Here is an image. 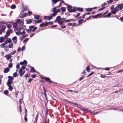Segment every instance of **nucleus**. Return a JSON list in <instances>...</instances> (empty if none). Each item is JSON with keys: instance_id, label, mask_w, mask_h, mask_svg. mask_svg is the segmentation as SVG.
I'll return each mask as SVG.
<instances>
[{"instance_id": "1", "label": "nucleus", "mask_w": 123, "mask_h": 123, "mask_svg": "<svg viewBox=\"0 0 123 123\" xmlns=\"http://www.w3.org/2000/svg\"><path fill=\"white\" fill-rule=\"evenodd\" d=\"M64 18L61 19V17L58 16L56 18V21L57 23L61 25H63V23L64 22Z\"/></svg>"}, {"instance_id": "2", "label": "nucleus", "mask_w": 123, "mask_h": 123, "mask_svg": "<svg viewBox=\"0 0 123 123\" xmlns=\"http://www.w3.org/2000/svg\"><path fill=\"white\" fill-rule=\"evenodd\" d=\"M67 8L68 11L70 12H75V7H73L70 5H68Z\"/></svg>"}, {"instance_id": "3", "label": "nucleus", "mask_w": 123, "mask_h": 123, "mask_svg": "<svg viewBox=\"0 0 123 123\" xmlns=\"http://www.w3.org/2000/svg\"><path fill=\"white\" fill-rule=\"evenodd\" d=\"M12 32V30L11 29H10L8 30L6 32V35L4 36V38L5 39H7V37L9 36L10 34Z\"/></svg>"}, {"instance_id": "4", "label": "nucleus", "mask_w": 123, "mask_h": 123, "mask_svg": "<svg viewBox=\"0 0 123 123\" xmlns=\"http://www.w3.org/2000/svg\"><path fill=\"white\" fill-rule=\"evenodd\" d=\"M14 29H16L17 31H20L22 29V28L18 26L16 24L13 25Z\"/></svg>"}, {"instance_id": "5", "label": "nucleus", "mask_w": 123, "mask_h": 123, "mask_svg": "<svg viewBox=\"0 0 123 123\" xmlns=\"http://www.w3.org/2000/svg\"><path fill=\"white\" fill-rule=\"evenodd\" d=\"M56 7H55L52 9V11H53L54 12L52 14H51L53 16H55L56 15Z\"/></svg>"}, {"instance_id": "6", "label": "nucleus", "mask_w": 123, "mask_h": 123, "mask_svg": "<svg viewBox=\"0 0 123 123\" xmlns=\"http://www.w3.org/2000/svg\"><path fill=\"white\" fill-rule=\"evenodd\" d=\"M16 23L19 24V25L22 26L24 24V22L22 21L20 19H18L16 21Z\"/></svg>"}, {"instance_id": "7", "label": "nucleus", "mask_w": 123, "mask_h": 123, "mask_svg": "<svg viewBox=\"0 0 123 123\" xmlns=\"http://www.w3.org/2000/svg\"><path fill=\"white\" fill-rule=\"evenodd\" d=\"M118 11V9L116 6L115 7L114 9L111 10V12L112 13L115 14Z\"/></svg>"}, {"instance_id": "8", "label": "nucleus", "mask_w": 123, "mask_h": 123, "mask_svg": "<svg viewBox=\"0 0 123 123\" xmlns=\"http://www.w3.org/2000/svg\"><path fill=\"white\" fill-rule=\"evenodd\" d=\"M25 72V70H22V69H20L19 70V74H20V77H21L22 76V75L24 74V73Z\"/></svg>"}, {"instance_id": "9", "label": "nucleus", "mask_w": 123, "mask_h": 123, "mask_svg": "<svg viewBox=\"0 0 123 123\" xmlns=\"http://www.w3.org/2000/svg\"><path fill=\"white\" fill-rule=\"evenodd\" d=\"M25 32L24 31H23L22 32H21L19 31L16 32V34L20 36V35L24 34H25Z\"/></svg>"}, {"instance_id": "10", "label": "nucleus", "mask_w": 123, "mask_h": 123, "mask_svg": "<svg viewBox=\"0 0 123 123\" xmlns=\"http://www.w3.org/2000/svg\"><path fill=\"white\" fill-rule=\"evenodd\" d=\"M116 7L118 10L119 9L120 10H121L122 9L123 7V4H119L117 5Z\"/></svg>"}, {"instance_id": "11", "label": "nucleus", "mask_w": 123, "mask_h": 123, "mask_svg": "<svg viewBox=\"0 0 123 123\" xmlns=\"http://www.w3.org/2000/svg\"><path fill=\"white\" fill-rule=\"evenodd\" d=\"M52 1L53 3H53H54L55 4H56V3L58 1H59L60 0L61 2H62L63 3H64V1L62 0H52Z\"/></svg>"}, {"instance_id": "12", "label": "nucleus", "mask_w": 123, "mask_h": 123, "mask_svg": "<svg viewBox=\"0 0 123 123\" xmlns=\"http://www.w3.org/2000/svg\"><path fill=\"white\" fill-rule=\"evenodd\" d=\"M53 16L52 15L50 14L49 16H45L44 17V18L45 19H47L49 20H50L52 18Z\"/></svg>"}, {"instance_id": "13", "label": "nucleus", "mask_w": 123, "mask_h": 123, "mask_svg": "<svg viewBox=\"0 0 123 123\" xmlns=\"http://www.w3.org/2000/svg\"><path fill=\"white\" fill-rule=\"evenodd\" d=\"M48 23H47L46 22H45V23H43L41 24L40 25V26L42 27L44 26H45L46 25H48Z\"/></svg>"}, {"instance_id": "14", "label": "nucleus", "mask_w": 123, "mask_h": 123, "mask_svg": "<svg viewBox=\"0 0 123 123\" xmlns=\"http://www.w3.org/2000/svg\"><path fill=\"white\" fill-rule=\"evenodd\" d=\"M12 57L11 55L10 54H8L5 56V57L6 58V59L7 60H9Z\"/></svg>"}, {"instance_id": "15", "label": "nucleus", "mask_w": 123, "mask_h": 123, "mask_svg": "<svg viewBox=\"0 0 123 123\" xmlns=\"http://www.w3.org/2000/svg\"><path fill=\"white\" fill-rule=\"evenodd\" d=\"M17 37L16 36H15L13 37L12 39L13 40V42L14 43H16L17 41Z\"/></svg>"}, {"instance_id": "16", "label": "nucleus", "mask_w": 123, "mask_h": 123, "mask_svg": "<svg viewBox=\"0 0 123 123\" xmlns=\"http://www.w3.org/2000/svg\"><path fill=\"white\" fill-rule=\"evenodd\" d=\"M74 21V19H70L68 20H65L64 22L65 23H67L70 22H71L72 21Z\"/></svg>"}, {"instance_id": "17", "label": "nucleus", "mask_w": 123, "mask_h": 123, "mask_svg": "<svg viewBox=\"0 0 123 123\" xmlns=\"http://www.w3.org/2000/svg\"><path fill=\"white\" fill-rule=\"evenodd\" d=\"M45 79L46 81H48L49 83H52V82L50 80V78L48 77H46L45 78Z\"/></svg>"}, {"instance_id": "18", "label": "nucleus", "mask_w": 123, "mask_h": 123, "mask_svg": "<svg viewBox=\"0 0 123 123\" xmlns=\"http://www.w3.org/2000/svg\"><path fill=\"white\" fill-rule=\"evenodd\" d=\"M13 81L8 80L7 83V85H11Z\"/></svg>"}, {"instance_id": "19", "label": "nucleus", "mask_w": 123, "mask_h": 123, "mask_svg": "<svg viewBox=\"0 0 123 123\" xmlns=\"http://www.w3.org/2000/svg\"><path fill=\"white\" fill-rule=\"evenodd\" d=\"M85 111H88L89 112L91 113L92 114H93V115H95L96 114H97L98 113V112H91L89 110H87L85 109Z\"/></svg>"}, {"instance_id": "20", "label": "nucleus", "mask_w": 123, "mask_h": 123, "mask_svg": "<svg viewBox=\"0 0 123 123\" xmlns=\"http://www.w3.org/2000/svg\"><path fill=\"white\" fill-rule=\"evenodd\" d=\"M9 71V69L8 68H7L4 69V72L5 73H7Z\"/></svg>"}, {"instance_id": "21", "label": "nucleus", "mask_w": 123, "mask_h": 123, "mask_svg": "<svg viewBox=\"0 0 123 123\" xmlns=\"http://www.w3.org/2000/svg\"><path fill=\"white\" fill-rule=\"evenodd\" d=\"M7 86H8L9 90L10 91H11L13 89L12 87L11 86V85H7Z\"/></svg>"}, {"instance_id": "22", "label": "nucleus", "mask_w": 123, "mask_h": 123, "mask_svg": "<svg viewBox=\"0 0 123 123\" xmlns=\"http://www.w3.org/2000/svg\"><path fill=\"white\" fill-rule=\"evenodd\" d=\"M6 26L5 25H1V29L3 30V31H4V30L6 29Z\"/></svg>"}, {"instance_id": "23", "label": "nucleus", "mask_w": 123, "mask_h": 123, "mask_svg": "<svg viewBox=\"0 0 123 123\" xmlns=\"http://www.w3.org/2000/svg\"><path fill=\"white\" fill-rule=\"evenodd\" d=\"M30 68H31V70L32 72H36V70L34 69V67H32L31 66L30 67Z\"/></svg>"}, {"instance_id": "24", "label": "nucleus", "mask_w": 123, "mask_h": 123, "mask_svg": "<svg viewBox=\"0 0 123 123\" xmlns=\"http://www.w3.org/2000/svg\"><path fill=\"white\" fill-rule=\"evenodd\" d=\"M13 43H10L8 45V47L10 48H12L13 47Z\"/></svg>"}, {"instance_id": "25", "label": "nucleus", "mask_w": 123, "mask_h": 123, "mask_svg": "<svg viewBox=\"0 0 123 123\" xmlns=\"http://www.w3.org/2000/svg\"><path fill=\"white\" fill-rule=\"evenodd\" d=\"M5 38H4L3 37H2L0 38V42L2 43L5 40Z\"/></svg>"}, {"instance_id": "26", "label": "nucleus", "mask_w": 123, "mask_h": 123, "mask_svg": "<svg viewBox=\"0 0 123 123\" xmlns=\"http://www.w3.org/2000/svg\"><path fill=\"white\" fill-rule=\"evenodd\" d=\"M83 9L81 8H77L76 7L75 11H83Z\"/></svg>"}, {"instance_id": "27", "label": "nucleus", "mask_w": 123, "mask_h": 123, "mask_svg": "<svg viewBox=\"0 0 123 123\" xmlns=\"http://www.w3.org/2000/svg\"><path fill=\"white\" fill-rule=\"evenodd\" d=\"M97 8L96 7H94L93 8H88L86 9V10L87 11H91L92 9H95Z\"/></svg>"}, {"instance_id": "28", "label": "nucleus", "mask_w": 123, "mask_h": 123, "mask_svg": "<svg viewBox=\"0 0 123 123\" xmlns=\"http://www.w3.org/2000/svg\"><path fill=\"white\" fill-rule=\"evenodd\" d=\"M27 14L26 13H25L24 14H23L20 17L22 18H24L27 15Z\"/></svg>"}, {"instance_id": "29", "label": "nucleus", "mask_w": 123, "mask_h": 123, "mask_svg": "<svg viewBox=\"0 0 123 123\" xmlns=\"http://www.w3.org/2000/svg\"><path fill=\"white\" fill-rule=\"evenodd\" d=\"M8 78L9 80L13 81L14 79V78L13 77L11 76H8Z\"/></svg>"}, {"instance_id": "30", "label": "nucleus", "mask_w": 123, "mask_h": 123, "mask_svg": "<svg viewBox=\"0 0 123 123\" xmlns=\"http://www.w3.org/2000/svg\"><path fill=\"white\" fill-rule=\"evenodd\" d=\"M32 22V20L31 19H29L26 21V23L27 24H29Z\"/></svg>"}, {"instance_id": "31", "label": "nucleus", "mask_w": 123, "mask_h": 123, "mask_svg": "<svg viewBox=\"0 0 123 123\" xmlns=\"http://www.w3.org/2000/svg\"><path fill=\"white\" fill-rule=\"evenodd\" d=\"M102 14V13H100L99 14H98V15H95V16H92V18H97V17L98 16H99L101 15Z\"/></svg>"}, {"instance_id": "32", "label": "nucleus", "mask_w": 123, "mask_h": 123, "mask_svg": "<svg viewBox=\"0 0 123 123\" xmlns=\"http://www.w3.org/2000/svg\"><path fill=\"white\" fill-rule=\"evenodd\" d=\"M11 41V40L10 39H9L6 40L5 42L6 44L7 43H9Z\"/></svg>"}, {"instance_id": "33", "label": "nucleus", "mask_w": 123, "mask_h": 123, "mask_svg": "<svg viewBox=\"0 0 123 123\" xmlns=\"http://www.w3.org/2000/svg\"><path fill=\"white\" fill-rule=\"evenodd\" d=\"M111 13H108V14L107 15H105L104 16V17L105 18L108 17L109 16H111Z\"/></svg>"}, {"instance_id": "34", "label": "nucleus", "mask_w": 123, "mask_h": 123, "mask_svg": "<svg viewBox=\"0 0 123 123\" xmlns=\"http://www.w3.org/2000/svg\"><path fill=\"white\" fill-rule=\"evenodd\" d=\"M6 26L9 29H10L12 27V25H11L10 24H7L6 25Z\"/></svg>"}, {"instance_id": "35", "label": "nucleus", "mask_w": 123, "mask_h": 123, "mask_svg": "<svg viewBox=\"0 0 123 123\" xmlns=\"http://www.w3.org/2000/svg\"><path fill=\"white\" fill-rule=\"evenodd\" d=\"M66 8L65 7H62L61 8V9L62 11L63 12H64L66 10Z\"/></svg>"}, {"instance_id": "36", "label": "nucleus", "mask_w": 123, "mask_h": 123, "mask_svg": "<svg viewBox=\"0 0 123 123\" xmlns=\"http://www.w3.org/2000/svg\"><path fill=\"white\" fill-rule=\"evenodd\" d=\"M4 94L6 95H7L8 93V90H5L4 92Z\"/></svg>"}, {"instance_id": "37", "label": "nucleus", "mask_w": 123, "mask_h": 123, "mask_svg": "<svg viewBox=\"0 0 123 123\" xmlns=\"http://www.w3.org/2000/svg\"><path fill=\"white\" fill-rule=\"evenodd\" d=\"M30 76V74H26L25 76V77L26 78L27 77H29Z\"/></svg>"}, {"instance_id": "38", "label": "nucleus", "mask_w": 123, "mask_h": 123, "mask_svg": "<svg viewBox=\"0 0 123 123\" xmlns=\"http://www.w3.org/2000/svg\"><path fill=\"white\" fill-rule=\"evenodd\" d=\"M42 20H38L37 21H35V23H40L42 22Z\"/></svg>"}, {"instance_id": "39", "label": "nucleus", "mask_w": 123, "mask_h": 123, "mask_svg": "<svg viewBox=\"0 0 123 123\" xmlns=\"http://www.w3.org/2000/svg\"><path fill=\"white\" fill-rule=\"evenodd\" d=\"M38 113H37V114L36 116V117L35 118V121H36V122H37V119H38Z\"/></svg>"}, {"instance_id": "40", "label": "nucleus", "mask_w": 123, "mask_h": 123, "mask_svg": "<svg viewBox=\"0 0 123 123\" xmlns=\"http://www.w3.org/2000/svg\"><path fill=\"white\" fill-rule=\"evenodd\" d=\"M5 43H4L0 45V47L1 48H3L4 47L5 45Z\"/></svg>"}, {"instance_id": "41", "label": "nucleus", "mask_w": 123, "mask_h": 123, "mask_svg": "<svg viewBox=\"0 0 123 123\" xmlns=\"http://www.w3.org/2000/svg\"><path fill=\"white\" fill-rule=\"evenodd\" d=\"M37 29V27H34L31 30V31L33 32H34Z\"/></svg>"}, {"instance_id": "42", "label": "nucleus", "mask_w": 123, "mask_h": 123, "mask_svg": "<svg viewBox=\"0 0 123 123\" xmlns=\"http://www.w3.org/2000/svg\"><path fill=\"white\" fill-rule=\"evenodd\" d=\"M13 76L14 77H16L17 76V74L16 72L15 73L13 74Z\"/></svg>"}, {"instance_id": "43", "label": "nucleus", "mask_w": 123, "mask_h": 123, "mask_svg": "<svg viewBox=\"0 0 123 123\" xmlns=\"http://www.w3.org/2000/svg\"><path fill=\"white\" fill-rule=\"evenodd\" d=\"M28 15L29 16H30L32 15V12L30 11H29L28 12Z\"/></svg>"}, {"instance_id": "44", "label": "nucleus", "mask_w": 123, "mask_h": 123, "mask_svg": "<svg viewBox=\"0 0 123 123\" xmlns=\"http://www.w3.org/2000/svg\"><path fill=\"white\" fill-rule=\"evenodd\" d=\"M22 29H23V31H24L26 29V26L25 25H23L22 26Z\"/></svg>"}, {"instance_id": "45", "label": "nucleus", "mask_w": 123, "mask_h": 123, "mask_svg": "<svg viewBox=\"0 0 123 123\" xmlns=\"http://www.w3.org/2000/svg\"><path fill=\"white\" fill-rule=\"evenodd\" d=\"M4 49L6 52H7L9 50V49L7 46L5 47Z\"/></svg>"}, {"instance_id": "46", "label": "nucleus", "mask_w": 123, "mask_h": 123, "mask_svg": "<svg viewBox=\"0 0 123 123\" xmlns=\"http://www.w3.org/2000/svg\"><path fill=\"white\" fill-rule=\"evenodd\" d=\"M16 6L14 5H12L11 6V7L12 8L14 9L15 8H16Z\"/></svg>"}, {"instance_id": "47", "label": "nucleus", "mask_w": 123, "mask_h": 123, "mask_svg": "<svg viewBox=\"0 0 123 123\" xmlns=\"http://www.w3.org/2000/svg\"><path fill=\"white\" fill-rule=\"evenodd\" d=\"M12 63H10L8 65V67L9 68H11L12 66Z\"/></svg>"}, {"instance_id": "48", "label": "nucleus", "mask_w": 123, "mask_h": 123, "mask_svg": "<svg viewBox=\"0 0 123 123\" xmlns=\"http://www.w3.org/2000/svg\"><path fill=\"white\" fill-rule=\"evenodd\" d=\"M39 18V16H35L34 18L35 19H38Z\"/></svg>"}, {"instance_id": "49", "label": "nucleus", "mask_w": 123, "mask_h": 123, "mask_svg": "<svg viewBox=\"0 0 123 123\" xmlns=\"http://www.w3.org/2000/svg\"><path fill=\"white\" fill-rule=\"evenodd\" d=\"M80 15V13H78L76 15H74V17L75 18H77Z\"/></svg>"}, {"instance_id": "50", "label": "nucleus", "mask_w": 123, "mask_h": 123, "mask_svg": "<svg viewBox=\"0 0 123 123\" xmlns=\"http://www.w3.org/2000/svg\"><path fill=\"white\" fill-rule=\"evenodd\" d=\"M86 71H88L89 72L90 70V67L89 66H88L86 68Z\"/></svg>"}, {"instance_id": "51", "label": "nucleus", "mask_w": 123, "mask_h": 123, "mask_svg": "<svg viewBox=\"0 0 123 123\" xmlns=\"http://www.w3.org/2000/svg\"><path fill=\"white\" fill-rule=\"evenodd\" d=\"M29 39L28 38H26L23 41V43H25V42H26L28 41V40Z\"/></svg>"}, {"instance_id": "52", "label": "nucleus", "mask_w": 123, "mask_h": 123, "mask_svg": "<svg viewBox=\"0 0 123 123\" xmlns=\"http://www.w3.org/2000/svg\"><path fill=\"white\" fill-rule=\"evenodd\" d=\"M16 53V51L15 50L14 51L12 52L11 53V54L12 55H13L14 54H15Z\"/></svg>"}, {"instance_id": "53", "label": "nucleus", "mask_w": 123, "mask_h": 123, "mask_svg": "<svg viewBox=\"0 0 123 123\" xmlns=\"http://www.w3.org/2000/svg\"><path fill=\"white\" fill-rule=\"evenodd\" d=\"M24 64H26L27 63V62L25 60H24L23 62Z\"/></svg>"}, {"instance_id": "54", "label": "nucleus", "mask_w": 123, "mask_h": 123, "mask_svg": "<svg viewBox=\"0 0 123 123\" xmlns=\"http://www.w3.org/2000/svg\"><path fill=\"white\" fill-rule=\"evenodd\" d=\"M94 73V72H92L91 73L88 75L87 76L88 77H89V76H91V75H92Z\"/></svg>"}, {"instance_id": "55", "label": "nucleus", "mask_w": 123, "mask_h": 123, "mask_svg": "<svg viewBox=\"0 0 123 123\" xmlns=\"http://www.w3.org/2000/svg\"><path fill=\"white\" fill-rule=\"evenodd\" d=\"M31 30L28 29L26 31L28 33H30L31 32Z\"/></svg>"}, {"instance_id": "56", "label": "nucleus", "mask_w": 123, "mask_h": 123, "mask_svg": "<svg viewBox=\"0 0 123 123\" xmlns=\"http://www.w3.org/2000/svg\"><path fill=\"white\" fill-rule=\"evenodd\" d=\"M100 77L102 78H105L106 77V76L104 75H101Z\"/></svg>"}, {"instance_id": "57", "label": "nucleus", "mask_w": 123, "mask_h": 123, "mask_svg": "<svg viewBox=\"0 0 123 123\" xmlns=\"http://www.w3.org/2000/svg\"><path fill=\"white\" fill-rule=\"evenodd\" d=\"M25 67L24 66H22L20 69H22V70H24L25 68Z\"/></svg>"}, {"instance_id": "58", "label": "nucleus", "mask_w": 123, "mask_h": 123, "mask_svg": "<svg viewBox=\"0 0 123 123\" xmlns=\"http://www.w3.org/2000/svg\"><path fill=\"white\" fill-rule=\"evenodd\" d=\"M32 80V79H31V78H29V80L28 81V82H31Z\"/></svg>"}, {"instance_id": "59", "label": "nucleus", "mask_w": 123, "mask_h": 123, "mask_svg": "<svg viewBox=\"0 0 123 123\" xmlns=\"http://www.w3.org/2000/svg\"><path fill=\"white\" fill-rule=\"evenodd\" d=\"M29 28L30 29H31V30L33 28V26H29Z\"/></svg>"}, {"instance_id": "60", "label": "nucleus", "mask_w": 123, "mask_h": 123, "mask_svg": "<svg viewBox=\"0 0 123 123\" xmlns=\"http://www.w3.org/2000/svg\"><path fill=\"white\" fill-rule=\"evenodd\" d=\"M16 68H17V69H19V68H20V66H19V65L18 64L16 66Z\"/></svg>"}, {"instance_id": "61", "label": "nucleus", "mask_w": 123, "mask_h": 123, "mask_svg": "<svg viewBox=\"0 0 123 123\" xmlns=\"http://www.w3.org/2000/svg\"><path fill=\"white\" fill-rule=\"evenodd\" d=\"M84 76H82L81 78L79 79V80L80 81L81 80H82L84 78Z\"/></svg>"}, {"instance_id": "62", "label": "nucleus", "mask_w": 123, "mask_h": 123, "mask_svg": "<svg viewBox=\"0 0 123 123\" xmlns=\"http://www.w3.org/2000/svg\"><path fill=\"white\" fill-rule=\"evenodd\" d=\"M25 49V47L24 46L21 49V50L22 51H23Z\"/></svg>"}, {"instance_id": "63", "label": "nucleus", "mask_w": 123, "mask_h": 123, "mask_svg": "<svg viewBox=\"0 0 123 123\" xmlns=\"http://www.w3.org/2000/svg\"><path fill=\"white\" fill-rule=\"evenodd\" d=\"M72 24V23H68L67 24V25L68 26H71V25Z\"/></svg>"}, {"instance_id": "64", "label": "nucleus", "mask_w": 123, "mask_h": 123, "mask_svg": "<svg viewBox=\"0 0 123 123\" xmlns=\"http://www.w3.org/2000/svg\"><path fill=\"white\" fill-rule=\"evenodd\" d=\"M60 9H58L57 10L56 9V14H57V13L58 12H59L60 11Z\"/></svg>"}]
</instances>
